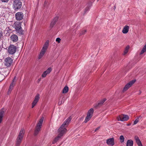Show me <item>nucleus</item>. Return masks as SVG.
I'll list each match as a JSON object with an SVG mask.
<instances>
[{
  "label": "nucleus",
  "instance_id": "f257e3e1",
  "mask_svg": "<svg viewBox=\"0 0 146 146\" xmlns=\"http://www.w3.org/2000/svg\"><path fill=\"white\" fill-rule=\"evenodd\" d=\"M71 119V117L70 116L64 121L58 130V135L62 137L67 131L66 128L68 126Z\"/></svg>",
  "mask_w": 146,
  "mask_h": 146
},
{
  "label": "nucleus",
  "instance_id": "f03ea898",
  "mask_svg": "<svg viewBox=\"0 0 146 146\" xmlns=\"http://www.w3.org/2000/svg\"><path fill=\"white\" fill-rule=\"evenodd\" d=\"M25 133L23 129H22L16 139L15 146H19L23 139Z\"/></svg>",
  "mask_w": 146,
  "mask_h": 146
},
{
  "label": "nucleus",
  "instance_id": "7ed1b4c3",
  "mask_svg": "<svg viewBox=\"0 0 146 146\" xmlns=\"http://www.w3.org/2000/svg\"><path fill=\"white\" fill-rule=\"evenodd\" d=\"M44 118L42 117L37 123L34 135H36L40 131L44 121Z\"/></svg>",
  "mask_w": 146,
  "mask_h": 146
},
{
  "label": "nucleus",
  "instance_id": "20e7f679",
  "mask_svg": "<svg viewBox=\"0 0 146 146\" xmlns=\"http://www.w3.org/2000/svg\"><path fill=\"white\" fill-rule=\"evenodd\" d=\"M49 43L48 40H47L44 44L43 47L39 55L38 59H40L43 56L48 47Z\"/></svg>",
  "mask_w": 146,
  "mask_h": 146
},
{
  "label": "nucleus",
  "instance_id": "39448f33",
  "mask_svg": "<svg viewBox=\"0 0 146 146\" xmlns=\"http://www.w3.org/2000/svg\"><path fill=\"white\" fill-rule=\"evenodd\" d=\"M21 26V22H15L14 24V27L16 32L19 34H23V31Z\"/></svg>",
  "mask_w": 146,
  "mask_h": 146
},
{
  "label": "nucleus",
  "instance_id": "423d86ee",
  "mask_svg": "<svg viewBox=\"0 0 146 146\" xmlns=\"http://www.w3.org/2000/svg\"><path fill=\"white\" fill-rule=\"evenodd\" d=\"M22 6V3L19 0H15L13 3V8L15 10L20 9Z\"/></svg>",
  "mask_w": 146,
  "mask_h": 146
},
{
  "label": "nucleus",
  "instance_id": "0eeeda50",
  "mask_svg": "<svg viewBox=\"0 0 146 146\" xmlns=\"http://www.w3.org/2000/svg\"><path fill=\"white\" fill-rule=\"evenodd\" d=\"M13 62V60L10 57L6 58L5 60L4 64L7 67H9L11 66Z\"/></svg>",
  "mask_w": 146,
  "mask_h": 146
},
{
  "label": "nucleus",
  "instance_id": "6e6552de",
  "mask_svg": "<svg viewBox=\"0 0 146 146\" xmlns=\"http://www.w3.org/2000/svg\"><path fill=\"white\" fill-rule=\"evenodd\" d=\"M17 47L13 45H11L8 48V52L11 54H14L16 52Z\"/></svg>",
  "mask_w": 146,
  "mask_h": 146
},
{
  "label": "nucleus",
  "instance_id": "1a4fd4ad",
  "mask_svg": "<svg viewBox=\"0 0 146 146\" xmlns=\"http://www.w3.org/2000/svg\"><path fill=\"white\" fill-rule=\"evenodd\" d=\"M40 99V95L38 94H37L35 96L32 104V108H33L36 104Z\"/></svg>",
  "mask_w": 146,
  "mask_h": 146
},
{
  "label": "nucleus",
  "instance_id": "9d476101",
  "mask_svg": "<svg viewBox=\"0 0 146 146\" xmlns=\"http://www.w3.org/2000/svg\"><path fill=\"white\" fill-rule=\"evenodd\" d=\"M15 17L17 20L18 21H20L23 19L24 15L22 12H18L16 14Z\"/></svg>",
  "mask_w": 146,
  "mask_h": 146
},
{
  "label": "nucleus",
  "instance_id": "9b49d317",
  "mask_svg": "<svg viewBox=\"0 0 146 146\" xmlns=\"http://www.w3.org/2000/svg\"><path fill=\"white\" fill-rule=\"evenodd\" d=\"M135 80H133L127 83L124 87L123 91H125L127 90L135 82Z\"/></svg>",
  "mask_w": 146,
  "mask_h": 146
},
{
  "label": "nucleus",
  "instance_id": "f8f14e48",
  "mask_svg": "<svg viewBox=\"0 0 146 146\" xmlns=\"http://www.w3.org/2000/svg\"><path fill=\"white\" fill-rule=\"evenodd\" d=\"M58 17L57 16H56L53 18L50 24L49 27L50 28L52 29L54 25L56 24V23L58 21Z\"/></svg>",
  "mask_w": 146,
  "mask_h": 146
},
{
  "label": "nucleus",
  "instance_id": "ddd939ff",
  "mask_svg": "<svg viewBox=\"0 0 146 146\" xmlns=\"http://www.w3.org/2000/svg\"><path fill=\"white\" fill-rule=\"evenodd\" d=\"M16 76L14 77L13 80L12 81V83H11V84H10V87H9V90H8V94H9L10 93H11V92L13 88V87L15 84V80H16Z\"/></svg>",
  "mask_w": 146,
  "mask_h": 146
},
{
  "label": "nucleus",
  "instance_id": "4468645a",
  "mask_svg": "<svg viewBox=\"0 0 146 146\" xmlns=\"http://www.w3.org/2000/svg\"><path fill=\"white\" fill-rule=\"evenodd\" d=\"M106 143L108 145L112 146L114 144V138L113 137L109 138L106 140Z\"/></svg>",
  "mask_w": 146,
  "mask_h": 146
},
{
  "label": "nucleus",
  "instance_id": "2eb2a0df",
  "mask_svg": "<svg viewBox=\"0 0 146 146\" xmlns=\"http://www.w3.org/2000/svg\"><path fill=\"white\" fill-rule=\"evenodd\" d=\"M10 39L13 42H15L18 41V37L16 35L13 34L10 37Z\"/></svg>",
  "mask_w": 146,
  "mask_h": 146
},
{
  "label": "nucleus",
  "instance_id": "dca6fc26",
  "mask_svg": "<svg viewBox=\"0 0 146 146\" xmlns=\"http://www.w3.org/2000/svg\"><path fill=\"white\" fill-rule=\"evenodd\" d=\"M120 118L121 121H126L129 119V117L127 115L122 114L120 115Z\"/></svg>",
  "mask_w": 146,
  "mask_h": 146
},
{
  "label": "nucleus",
  "instance_id": "f3484780",
  "mask_svg": "<svg viewBox=\"0 0 146 146\" xmlns=\"http://www.w3.org/2000/svg\"><path fill=\"white\" fill-rule=\"evenodd\" d=\"M51 70V68H49L46 70L44 72L42 75V76L43 78L45 77L47 74L50 73Z\"/></svg>",
  "mask_w": 146,
  "mask_h": 146
},
{
  "label": "nucleus",
  "instance_id": "a211bd4d",
  "mask_svg": "<svg viewBox=\"0 0 146 146\" xmlns=\"http://www.w3.org/2000/svg\"><path fill=\"white\" fill-rule=\"evenodd\" d=\"M5 110L4 108L1 109L0 111V123L1 122L5 112Z\"/></svg>",
  "mask_w": 146,
  "mask_h": 146
},
{
  "label": "nucleus",
  "instance_id": "6ab92c4d",
  "mask_svg": "<svg viewBox=\"0 0 146 146\" xmlns=\"http://www.w3.org/2000/svg\"><path fill=\"white\" fill-rule=\"evenodd\" d=\"M129 26L127 25L125 26L122 30V33L124 34H126L129 31Z\"/></svg>",
  "mask_w": 146,
  "mask_h": 146
},
{
  "label": "nucleus",
  "instance_id": "aec40b11",
  "mask_svg": "<svg viewBox=\"0 0 146 146\" xmlns=\"http://www.w3.org/2000/svg\"><path fill=\"white\" fill-rule=\"evenodd\" d=\"M5 72H7V74H5V75H4L3 74H1L0 75V81H1L3 80L4 78L5 77H7V75L9 74V72L8 71H7V70H5Z\"/></svg>",
  "mask_w": 146,
  "mask_h": 146
},
{
  "label": "nucleus",
  "instance_id": "412c9836",
  "mask_svg": "<svg viewBox=\"0 0 146 146\" xmlns=\"http://www.w3.org/2000/svg\"><path fill=\"white\" fill-rule=\"evenodd\" d=\"M135 138L136 142L137 143L138 146H143L140 139L137 136H135Z\"/></svg>",
  "mask_w": 146,
  "mask_h": 146
},
{
  "label": "nucleus",
  "instance_id": "4be33fe9",
  "mask_svg": "<svg viewBox=\"0 0 146 146\" xmlns=\"http://www.w3.org/2000/svg\"><path fill=\"white\" fill-rule=\"evenodd\" d=\"M133 141L131 139L128 140L127 142L126 146H133Z\"/></svg>",
  "mask_w": 146,
  "mask_h": 146
},
{
  "label": "nucleus",
  "instance_id": "5701e85b",
  "mask_svg": "<svg viewBox=\"0 0 146 146\" xmlns=\"http://www.w3.org/2000/svg\"><path fill=\"white\" fill-rule=\"evenodd\" d=\"M106 100V99H104L102 100L98 103L96 105V106H102L104 102Z\"/></svg>",
  "mask_w": 146,
  "mask_h": 146
},
{
  "label": "nucleus",
  "instance_id": "b1692460",
  "mask_svg": "<svg viewBox=\"0 0 146 146\" xmlns=\"http://www.w3.org/2000/svg\"><path fill=\"white\" fill-rule=\"evenodd\" d=\"M61 137L62 136L58 135L54 139V141L52 142V143L53 144L55 143L58 140H59L60 139Z\"/></svg>",
  "mask_w": 146,
  "mask_h": 146
},
{
  "label": "nucleus",
  "instance_id": "393cba45",
  "mask_svg": "<svg viewBox=\"0 0 146 146\" xmlns=\"http://www.w3.org/2000/svg\"><path fill=\"white\" fill-rule=\"evenodd\" d=\"M93 113L94 109L93 108H91L88 111L87 115H88L89 116L90 115L92 116Z\"/></svg>",
  "mask_w": 146,
  "mask_h": 146
},
{
  "label": "nucleus",
  "instance_id": "a878e982",
  "mask_svg": "<svg viewBox=\"0 0 146 146\" xmlns=\"http://www.w3.org/2000/svg\"><path fill=\"white\" fill-rule=\"evenodd\" d=\"M68 91V88L67 86H65L63 89L62 92L63 93H67Z\"/></svg>",
  "mask_w": 146,
  "mask_h": 146
},
{
  "label": "nucleus",
  "instance_id": "bb28decb",
  "mask_svg": "<svg viewBox=\"0 0 146 146\" xmlns=\"http://www.w3.org/2000/svg\"><path fill=\"white\" fill-rule=\"evenodd\" d=\"M92 117V116H89L88 115H87L85 119L84 122L85 123H87L91 118Z\"/></svg>",
  "mask_w": 146,
  "mask_h": 146
},
{
  "label": "nucleus",
  "instance_id": "cd10ccee",
  "mask_svg": "<svg viewBox=\"0 0 146 146\" xmlns=\"http://www.w3.org/2000/svg\"><path fill=\"white\" fill-rule=\"evenodd\" d=\"M129 46H127L126 47V48H125V50H124V52L123 55H125L127 53V52L128 51V50L129 49Z\"/></svg>",
  "mask_w": 146,
  "mask_h": 146
},
{
  "label": "nucleus",
  "instance_id": "c85d7f7f",
  "mask_svg": "<svg viewBox=\"0 0 146 146\" xmlns=\"http://www.w3.org/2000/svg\"><path fill=\"white\" fill-rule=\"evenodd\" d=\"M119 139L120 140V142L121 143L124 142V141L125 138L123 136L121 135L120 136Z\"/></svg>",
  "mask_w": 146,
  "mask_h": 146
},
{
  "label": "nucleus",
  "instance_id": "c756f323",
  "mask_svg": "<svg viewBox=\"0 0 146 146\" xmlns=\"http://www.w3.org/2000/svg\"><path fill=\"white\" fill-rule=\"evenodd\" d=\"M145 51H146V47L144 46L142 50H141L140 54H143Z\"/></svg>",
  "mask_w": 146,
  "mask_h": 146
},
{
  "label": "nucleus",
  "instance_id": "7c9ffc66",
  "mask_svg": "<svg viewBox=\"0 0 146 146\" xmlns=\"http://www.w3.org/2000/svg\"><path fill=\"white\" fill-rule=\"evenodd\" d=\"M86 31V30H84L81 31V32L79 33V35L81 36L82 35H84Z\"/></svg>",
  "mask_w": 146,
  "mask_h": 146
},
{
  "label": "nucleus",
  "instance_id": "2f4dec72",
  "mask_svg": "<svg viewBox=\"0 0 146 146\" xmlns=\"http://www.w3.org/2000/svg\"><path fill=\"white\" fill-rule=\"evenodd\" d=\"M139 117H137L136 119H135V120L134 121L133 124V125H135L139 121Z\"/></svg>",
  "mask_w": 146,
  "mask_h": 146
},
{
  "label": "nucleus",
  "instance_id": "473e14b6",
  "mask_svg": "<svg viewBox=\"0 0 146 146\" xmlns=\"http://www.w3.org/2000/svg\"><path fill=\"white\" fill-rule=\"evenodd\" d=\"M61 40V39L60 38H57L56 39V41L59 43Z\"/></svg>",
  "mask_w": 146,
  "mask_h": 146
},
{
  "label": "nucleus",
  "instance_id": "72a5a7b5",
  "mask_svg": "<svg viewBox=\"0 0 146 146\" xmlns=\"http://www.w3.org/2000/svg\"><path fill=\"white\" fill-rule=\"evenodd\" d=\"M64 99L63 101H61L60 102L59 101V102L58 103V104L59 105H61L62 103H64Z\"/></svg>",
  "mask_w": 146,
  "mask_h": 146
},
{
  "label": "nucleus",
  "instance_id": "f704fd0d",
  "mask_svg": "<svg viewBox=\"0 0 146 146\" xmlns=\"http://www.w3.org/2000/svg\"><path fill=\"white\" fill-rule=\"evenodd\" d=\"M90 8L89 7H87L85 10V12H86L89 10Z\"/></svg>",
  "mask_w": 146,
  "mask_h": 146
},
{
  "label": "nucleus",
  "instance_id": "c9c22d12",
  "mask_svg": "<svg viewBox=\"0 0 146 146\" xmlns=\"http://www.w3.org/2000/svg\"><path fill=\"white\" fill-rule=\"evenodd\" d=\"M1 1L2 2L7 3L8 2L9 0H1Z\"/></svg>",
  "mask_w": 146,
  "mask_h": 146
},
{
  "label": "nucleus",
  "instance_id": "e433bc0d",
  "mask_svg": "<svg viewBox=\"0 0 146 146\" xmlns=\"http://www.w3.org/2000/svg\"><path fill=\"white\" fill-rule=\"evenodd\" d=\"M100 127H97L95 130V132H96V131H97L98 130H99V129H100Z\"/></svg>",
  "mask_w": 146,
  "mask_h": 146
},
{
  "label": "nucleus",
  "instance_id": "4c0bfd02",
  "mask_svg": "<svg viewBox=\"0 0 146 146\" xmlns=\"http://www.w3.org/2000/svg\"><path fill=\"white\" fill-rule=\"evenodd\" d=\"M117 119L118 121H120V115H119V117H117Z\"/></svg>",
  "mask_w": 146,
  "mask_h": 146
},
{
  "label": "nucleus",
  "instance_id": "58836bf2",
  "mask_svg": "<svg viewBox=\"0 0 146 146\" xmlns=\"http://www.w3.org/2000/svg\"><path fill=\"white\" fill-rule=\"evenodd\" d=\"M64 99L65 100V98H64V97H63L62 98V100L61 101H63Z\"/></svg>",
  "mask_w": 146,
  "mask_h": 146
},
{
  "label": "nucleus",
  "instance_id": "ea45409f",
  "mask_svg": "<svg viewBox=\"0 0 146 146\" xmlns=\"http://www.w3.org/2000/svg\"><path fill=\"white\" fill-rule=\"evenodd\" d=\"M115 9H116V7H115V6L114 7V10H115Z\"/></svg>",
  "mask_w": 146,
  "mask_h": 146
},
{
  "label": "nucleus",
  "instance_id": "a19ab883",
  "mask_svg": "<svg viewBox=\"0 0 146 146\" xmlns=\"http://www.w3.org/2000/svg\"><path fill=\"white\" fill-rule=\"evenodd\" d=\"M130 125V124H127V126H129V125Z\"/></svg>",
  "mask_w": 146,
  "mask_h": 146
},
{
  "label": "nucleus",
  "instance_id": "79ce46f5",
  "mask_svg": "<svg viewBox=\"0 0 146 146\" xmlns=\"http://www.w3.org/2000/svg\"><path fill=\"white\" fill-rule=\"evenodd\" d=\"M38 80V82H39V81H40V79H39Z\"/></svg>",
  "mask_w": 146,
  "mask_h": 146
},
{
  "label": "nucleus",
  "instance_id": "37998d69",
  "mask_svg": "<svg viewBox=\"0 0 146 146\" xmlns=\"http://www.w3.org/2000/svg\"><path fill=\"white\" fill-rule=\"evenodd\" d=\"M145 46L146 47V43L145 45L144 46Z\"/></svg>",
  "mask_w": 146,
  "mask_h": 146
},
{
  "label": "nucleus",
  "instance_id": "c03bdc74",
  "mask_svg": "<svg viewBox=\"0 0 146 146\" xmlns=\"http://www.w3.org/2000/svg\"><path fill=\"white\" fill-rule=\"evenodd\" d=\"M145 14L146 15V12H145Z\"/></svg>",
  "mask_w": 146,
  "mask_h": 146
},
{
  "label": "nucleus",
  "instance_id": "a18cd8bd",
  "mask_svg": "<svg viewBox=\"0 0 146 146\" xmlns=\"http://www.w3.org/2000/svg\"><path fill=\"white\" fill-rule=\"evenodd\" d=\"M99 0H97L98 1H99Z\"/></svg>",
  "mask_w": 146,
  "mask_h": 146
}]
</instances>
